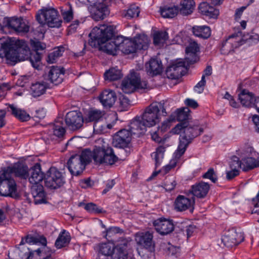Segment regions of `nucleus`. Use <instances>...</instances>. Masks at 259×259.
I'll return each mask as SVG.
<instances>
[{"instance_id": "18", "label": "nucleus", "mask_w": 259, "mask_h": 259, "mask_svg": "<svg viewBox=\"0 0 259 259\" xmlns=\"http://www.w3.org/2000/svg\"><path fill=\"white\" fill-rule=\"evenodd\" d=\"M65 71L63 67L52 66L50 68L45 78L53 84L58 85L63 80Z\"/></svg>"}, {"instance_id": "13", "label": "nucleus", "mask_w": 259, "mask_h": 259, "mask_svg": "<svg viewBox=\"0 0 259 259\" xmlns=\"http://www.w3.org/2000/svg\"><path fill=\"white\" fill-rule=\"evenodd\" d=\"M88 10L95 21L103 20L109 14L108 6L103 3L96 2L91 4Z\"/></svg>"}, {"instance_id": "61", "label": "nucleus", "mask_w": 259, "mask_h": 259, "mask_svg": "<svg viewBox=\"0 0 259 259\" xmlns=\"http://www.w3.org/2000/svg\"><path fill=\"white\" fill-rule=\"evenodd\" d=\"M176 184L175 180L171 181L166 180L164 182V188L166 191H171L175 188Z\"/></svg>"}, {"instance_id": "39", "label": "nucleus", "mask_w": 259, "mask_h": 259, "mask_svg": "<svg viewBox=\"0 0 259 259\" xmlns=\"http://www.w3.org/2000/svg\"><path fill=\"white\" fill-rule=\"evenodd\" d=\"M160 12L161 16L163 18H172L178 14L179 7L176 6L171 7L165 6L160 8Z\"/></svg>"}, {"instance_id": "4", "label": "nucleus", "mask_w": 259, "mask_h": 259, "mask_svg": "<svg viewBox=\"0 0 259 259\" xmlns=\"http://www.w3.org/2000/svg\"><path fill=\"white\" fill-rule=\"evenodd\" d=\"M163 101L154 102L147 107L142 117H136L131 122L132 132L138 137L146 131L147 127H151L159 122L161 115H167Z\"/></svg>"}, {"instance_id": "16", "label": "nucleus", "mask_w": 259, "mask_h": 259, "mask_svg": "<svg viewBox=\"0 0 259 259\" xmlns=\"http://www.w3.org/2000/svg\"><path fill=\"white\" fill-rule=\"evenodd\" d=\"M240 38L238 33L230 35L227 39L222 42L220 51L224 55H228L234 52V49L240 46Z\"/></svg>"}, {"instance_id": "25", "label": "nucleus", "mask_w": 259, "mask_h": 259, "mask_svg": "<svg viewBox=\"0 0 259 259\" xmlns=\"http://www.w3.org/2000/svg\"><path fill=\"white\" fill-rule=\"evenodd\" d=\"M31 193L35 204L46 203V195L43 186L33 185L31 188Z\"/></svg>"}, {"instance_id": "15", "label": "nucleus", "mask_w": 259, "mask_h": 259, "mask_svg": "<svg viewBox=\"0 0 259 259\" xmlns=\"http://www.w3.org/2000/svg\"><path fill=\"white\" fill-rule=\"evenodd\" d=\"M83 122L82 115L79 112L71 111L66 115V124L68 128L72 131L80 129L82 126Z\"/></svg>"}, {"instance_id": "38", "label": "nucleus", "mask_w": 259, "mask_h": 259, "mask_svg": "<svg viewBox=\"0 0 259 259\" xmlns=\"http://www.w3.org/2000/svg\"><path fill=\"white\" fill-rule=\"evenodd\" d=\"M105 80L110 81L117 80L122 78L123 74L121 70L117 67H112L107 70L104 74Z\"/></svg>"}, {"instance_id": "20", "label": "nucleus", "mask_w": 259, "mask_h": 259, "mask_svg": "<svg viewBox=\"0 0 259 259\" xmlns=\"http://www.w3.org/2000/svg\"><path fill=\"white\" fill-rule=\"evenodd\" d=\"M186 67L185 61H180L168 66L166 70V75L171 79H179L184 75V69Z\"/></svg>"}, {"instance_id": "17", "label": "nucleus", "mask_w": 259, "mask_h": 259, "mask_svg": "<svg viewBox=\"0 0 259 259\" xmlns=\"http://www.w3.org/2000/svg\"><path fill=\"white\" fill-rule=\"evenodd\" d=\"M195 198H191L185 196L179 195L175 201V208L178 211H184L190 210L192 212L194 208Z\"/></svg>"}, {"instance_id": "58", "label": "nucleus", "mask_w": 259, "mask_h": 259, "mask_svg": "<svg viewBox=\"0 0 259 259\" xmlns=\"http://www.w3.org/2000/svg\"><path fill=\"white\" fill-rule=\"evenodd\" d=\"M219 15V10L210 5L208 11H207L205 16H207L210 18L215 19L218 17Z\"/></svg>"}, {"instance_id": "11", "label": "nucleus", "mask_w": 259, "mask_h": 259, "mask_svg": "<svg viewBox=\"0 0 259 259\" xmlns=\"http://www.w3.org/2000/svg\"><path fill=\"white\" fill-rule=\"evenodd\" d=\"M132 135H135L131 130V124L129 125V129H122L118 131L115 134L113 139V144L116 147L122 148L121 152L125 153L126 150L124 148L128 147L131 141V137Z\"/></svg>"}, {"instance_id": "62", "label": "nucleus", "mask_w": 259, "mask_h": 259, "mask_svg": "<svg viewBox=\"0 0 259 259\" xmlns=\"http://www.w3.org/2000/svg\"><path fill=\"white\" fill-rule=\"evenodd\" d=\"M168 252L169 255L177 257L180 255V247L171 245L168 248Z\"/></svg>"}, {"instance_id": "24", "label": "nucleus", "mask_w": 259, "mask_h": 259, "mask_svg": "<svg viewBox=\"0 0 259 259\" xmlns=\"http://www.w3.org/2000/svg\"><path fill=\"white\" fill-rule=\"evenodd\" d=\"M98 99L104 107L111 108L115 102L117 96L114 91L106 89L101 93Z\"/></svg>"}, {"instance_id": "63", "label": "nucleus", "mask_w": 259, "mask_h": 259, "mask_svg": "<svg viewBox=\"0 0 259 259\" xmlns=\"http://www.w3.org/2000/svg\"><path fill=\"white\" fill-rule=\"evenodd\" d=\"M210 5L207 2H202L200 3L198 7L199 12L202 15H205L208 11Z\"/></svg>"}, {"instance_id": "22", "label": "nucleus", "mask_w": 259, "mask_h": 259, "mask_svg": "<svg viewBox=\"0 0 259 259\" xmlns=\"http://www.w3.org/2000/svg\"><path fill=\"white\" fill-rule=\"evenodd\" d=\"M29 182L33 185H41L39 183L45 180V174L41 171V165L39 163H35L28 170Z\"/></svg>"}, {"instance_id": "48", "label": "nucleus", "mask_w": 259, "mask_h": 259, "mask_svg": "<svg viewBox=\"0 0 259 259\" xmlns=\"http://www.w3.org/2000/svg\"><path fill=\"white\" fill-rule=\"evenodd\" d=\"M123 232L122 229L118 227H110L105 232V237L108 241L113 242L117 234H122Z\"/></svg>"}, {"instance_id": "6", "label": "nucleus", "mask_w": 259, "mask_h": 259, "mask_svg": "<svg viewBox=\"0 0 259 259\" xmlns=\"http://www.w3.org/2000/svg\"><path fill=\"white\" fill-rule=\"evenodd\" d=\"M40 11V13L36 15V20L40 27L45 24L52 28H59L61 26L62 21L59 19L58 11L55 9H46Z\"/></svg>"}, {"instance_id": "10", "label": "nucleus", "mask_w": 259, "mask_h": 259, "mask_svg": "<svg viewBox=\"0 0 259 259\" xmlns=\"http://www.w3.org/2000/svg\"><path fill=\"white\" fill-rule=\"evenodd\" d=\"M18 49L19 62L29 60L34 68L38 69L41 59L40 53L36 51L31 52L28 47L24 42L21 46L18 45Z\"/></svg>"}, {"instance_id": "47", "label": "nucleus", "mask_w": 259, "mask_h": 259, "mask_svg": "<svg viewBox=\"0 0 259 259\" xmlns=\"http://www.w3.org/2000/svg\"><path fill=\"white\" fill-rule=\"evenodd\" d=\"M140 13V10L139 7L135 5H133L130 6L127 10L124 11L122 15L125 18L131 19L137 18Z\"/></svg>"}, {"instance_id": "64", "label": "nucleus", "mask_w": 259, "mask_h": 259, "mask_svg": "<svg viewBox=\"0 0 259 259\" xmlns=\"http://www.w3.org/2000/svg\"><path fill=\"white\" fill-rule=\"evenodd\" d=\"M185 104L188 107L193 109H196L198 107V104L197 102L192 99H186L185 101Z\"/></svg>"}, {"instance_id": "51", "label": "nucleus", "mask_w": 259, "mask_h": 259, "mask_svg": "<svg viewBox=\"0 0 259 259\" xmlns=\"http://www.w3.org/2000/svg\"><path fill=\"white\" fill-rule=\"evenodd\" d=\"M102 117V112L97 110H92L89 111L88 118L86 120L88 122L97 121Z\"/></svg>"}, {"instance_id": "29", "label": "nucleus", "mask_w": 259, "mask_h": 259, "mask_svg": "<svg viewBox=\"0 0 259 259\" xmlns=\"http://www.w3.org/2000/svg\"><path fill=\"white\" fill-rule=\"evenodd\" d=\"M146 70L147 74L151 76L160 74L162 72V65L161 61L151 59L145 64Z\"/></svg>"}, {"instance_id": "2", "label": "nucleus", "mask_w": 259, "mask_h": 259, "mask_svg": "<svg viewBox=\"0 0 259 259\" xmlns=\"http://www.w3.org/2000/svg\"><path fill=\"white\" fill-rule=\"evenodd\" d=\"M89 45L92 47L101 46V50L108 55H116L121 51L120 45L116 41L120 35L115 36L112 26L103 25L94 27L90 33Z\"/></svg>"}, {"instance_id": "30", "label": "nucleus", "mask_w": 259, "mask_h": 259, "mask_svg": "<svg viewBox=\"0 0 259 259\" xmlns=\"http://www.w3.org/2000/svg\"><path fill=\"white\" fill-rule=\"evenodd\" d=\"M48 88L49 84L46 81H37L31 84L30 93L33 97H38L44 95Z\"/></svg>"}, {"instance_id": "23", "label": "nucleus", "mask_w": 259, "mask_h": 259, "mask_svg": "<svg viewBox=\"0 0 259 259\" xmlns=\"http://www.w3.org/2000/svg\"><path fill=\"white\" fill-rule=\"evenodd\" d=\"M238 99L243 106L254 107L259 99H256L254 94L246 89H243L238 94Z\"/></svg>"}, {"instance_id": "46", "label": "nucleus", "mask_w": 259, "mask_h": 259, "mask_svg": "<svg viewBox=\"0 0 259 259\" xmlns=\"http://www.w3.org/2000/svg\"><path fill=\"white\" fill-rule=\"evenodd\" d=\"M63 124L62 121H56L54 124L50 126V132H52L54 136L58 138L63 137L66 131L63 127Z\"/></svg>"}, {"instance_id": "59", "label": "nucleus", "mask_w": 259, "mask_h": 259, "mask_svg": "<svg viewBox=\"0 0 259 259\" xmlns=\"http://www.w3.org/2000/svg\"><path fill=\"white\" fill-rule=\"evenodd\" d=\"M206 84L205 78L204 75H202L201 79L199 81L194 87V90L198 93H201L204 90V87Z\"/></svg>"}, {"instance_id": "12", "label": "nucleus", "mask_w": 259, "mask_h": 259, "mask_svg": "<svg viewBox=\"0 0 259 259\" xmlns=\"http://www.w3.org/2000/svg\"><path fill=\"white\" fill-rule=\"evenodd\" d=\"M5 30L9 29L17 33L28 32L29 27L22 18H11L7 19L4 22Z\"/></svg>"}, {"instance_id": "34", "label": "nucleus", "mask_w": 259, "mask_h": 259, "mask_svg": "<svg viewBox=\"0 0 259 259\" xmlns=\"http://www.w3.org/2000/svg\"><path fill=\"white\" fill-rule=\"evenodd\" d=\"M26 243L33 244L39 243L42 245H46L47 243V241L46 238L44 236L35 237L28 235L24 238H22L19 246H25L24 244Z\"/></svg>"}, {"instance_id": "55", "label": "nucleus", "mask_w": 259, "mask_h": 259, "mask_svg": "<svg viewBox=\"0 0 259 259\" xmlns=\"http://www.w3.org/2000/svg\"><path fill=\"white\" fill-rule=\"evenodd\" d=\"M120 100V106L122 108V110H127L128 107L131 105V101L128 98L122 95L119 97Z\"/></svg>"}, {"instance_id": "52", "label": "nucleus", "mask_w": 259, "mask_h": 259, "mask_svg": "<svg viewBox=\"0 0 259 259\" xmlns=\"http://www.w3.org/2000/svg\"><path fill=\"white\" fill-rule=\"evenodd\" d=\"M165 151V148L164 147L159 146L157 148L156 151L152 154V156L154 157L156 168L159 166L161 163L160 160H159V154L162 155Z\"/></svg>"}, {"instance_id": "14", "label": "nucleus", "mask_w": 259, "mask_h": 259, "mask_svg": "<svg viewBox=\"0 0 259 259\" xmlns=\"http://www.w3.org/2000/svg\"><path fill=\"white\" fill-rule=\"evenodd\" d=\"M153 226L155 230L161 235H166L171 233L175 228L172 220L160 218L153 222Z\"/></svg>"}, {"instance_id": "54", "label": "nucleus", "mask_w": 259, "mask_h": 259, "mask_svg": "<svg viewBox=\"0 0 259 259\" xmlns=\"http://www.w3.org/2000/svg\"><path fill=\"white\" fill-rule=\"evenodd\" d=\"M202 177L203 179L210 180L211 182L213 183H215L218 181L217 174L213 168H209L208 170L202 175Z\"/></svg>"}, {"instance_id": "41", "label": "nucleus", "mask_w": 259, "mask_h": 259, "mask_svg": "<svg viewBox=\"0 0 259 259\" xmlns=\"http://www.w3.org/2000/svg\"><path fill=\"white\" fill-rule=\"evenodd\" d=\"M60 12L66 22H69L72 20L73 17V8L69 2H67L60 8Z\"/></svg>"}, {"instance_id": "28", "label": "nucleus", "mask_w": 259, "mask_h": 259, "mask_svg": "<svg viewBox=\"0 0 259 259\" xmlns=\"http://www.w3.org/2000/svg\"><path fill=\"white\" fill-rule=\"evenodd\" d=\"M153 238V234L147 231L145 233H142L137 236L136 240L139 244L151 251L155 246Z\"/></svg>"}, {"instance_id": "1", "label": "nucleus", "mask_w": 259, "mask_h": 259, "mask_svg": "<svg viewBox=\"0 0 259 259\" xmlns=\"http://www.w3.org/2000/svg\"><path fill=\"white\" fill-rule=\"evenodd\" d=\"M92 159L97 164L111 165L118 161V158L112 147L95 146L93 151L85 149L79 154L72 155L67 162V167L72 176H78L82 173Z\"/></svg>"}, {"instance_id": "35", "label": "nucleus", "mask_w": 259, "mask_h": 259, "mask_svg": "<svg viewBox=\"0 0 259 259\" xmlns=\"http://www.w3.org/2000/svg\"><path fill=\"white\" fill-rule=\"evenodd\" d=\"M181 8L179 11L183 15L191 14L195 8V3L194 0H182L180 4Z\"/></svg>"}, {"instance_id": "9", "label": "nucleus", "mask_w": 259, "mask_h": 259, "mask_svg": "<svg viewBox=\"0 0 259 259\" xmlns=\"http://www.w3.org/2000/svg\"><path fill=\"white\" fill-rule=\"evenodd\" d=\"M131 240L122 238L116 242L111 259H132L133 250Z\"/></svg>"}, {"instance_id": "31", "label": "nucleus", "mask_w": 259, "mask_h": 259, "mask_svg": "<svg viewBox=\"0 0 259 259\" xmlns=\"http://www.w3.org/2000/svg\"><path fill=\"white\" fill-rule=\"evenodd\" d=\"M44 246L41 249L32 251L33 259H54L52 257V254L55 252V250L48 247L47 244Z\"/></svg>"}, {"instance_id": "27", "label": "nucleus", "mask_w": 259, "mask_h": 259, "mask_svg": "<svg viewBox=\"0 0 259 259\" xmlns=\"http://www.w3.org/2000/svg\"><path fill=\"white\" fill-rule=\"evenodd\" d=\"M120 45L121 52L125 54H130L136 52L138 50L133 40L125 38L120 35L116 41Z\"/></svg>"}, {"instance_id": "8", "label": "nucleus", "mask_w": 259, "mask_h": 259, "mask_svg": "<svg viewBox=\"0 0 259 259\" xmlns=\"http://www.w3.org/2000/svg\"><path fill=\"white\" fill-rule=\"evenodd\" d=\"M45 186L51 189L56 190L62 187L65 183L63 173L56 167H51L45 174Z\"/></svg>"}, {"instance_id": "53", "label": "nucleus", "mask_w": 259, "mask_h": 259, "mask_svg": "<svg viewBox=\"0 0 259 259\" xmlns=\"http://www.w3.org/2000/svg\"><path fill=\"white\" fill-rule=\"evenodd\" d=\"M83 204L84 209L90 213H100L103 212V208L99 207L94 203L91 202Z\"/></svg>"}, {"instance_id": "50", "label": "nucleus", "mask_w": 259, "mask_h": 259, "mask_svg": "<svg viewBox=\"0 0 259 259\" xmlns=\"http://www.w3.org/2000/svg\"><path fill=\"white\" fill-rule=\"evenodd\" d=\"M15 45L13 44L8 38H0V54L7 53L10 51Z\"/></svg>"}, {"instance_id": "37", "label": "nucleus", "mask_w": 259, "mask_h": 259, "mask_svg": "<svg viewBox=\"0 0 259 259\" xmlns=\"http://www.w3.org/2000/svg\"><path fill=\"white\" fill-rule=\"evenodd\" d=\"M192 32L195 36L203 39L208 38L211 34L210 28L205 25L193 26Z\"/></svg>"}, {"instance_id": "57", "label": "nucleus", "mask_w": 259, "mask_h": 259, "mask_svg": "<svg viewBox=\"0 0 259 259\" xmlns=\"http://www.w3.org/2000/svg\"><path fill=\"white\" fill-rule=\"evenodd\" d=\"M199 51V48L198 44L195 42L193 41L191 42L188 47L186 49V53H192L195 55V54Z\"/></svg>"}, {"instance_id": "56", "label": "nucleus", "mask_w": 259, "mask_h": 259, "mask_svg": "<svg viewBox=\"0 0 259 259\" xmlns=\"http://www.w3.org/2000/svg\"><path fill=\"white\" fill-rule=\"evenodd\" d=\"M230 167L231 169L239 170V168H242V161L235 156L230 162Z\"/></svg>"}, {"instance_id": "3", "label": "nucleus", "mask_w": 259, "mask_h": 259, "mask_svg": "<svg viewBox=\"0 0 259 259\" xmlns=\"http://www.w3.org/2000/svg\"><path fill=\"white\" fill-rule=\"evenodd\" d=\"M29 169L25 164L18 162L12 166L2 168L0 171V195L17 198V185L13 175L23 179L29 177Z\"/></svg>"}, {"instance_id": "33", "label": "nucleus", "mask_w": 259, "mask_h": 259, "mask_svg": "<svg viewBox=\"0 0 259 259\" xmlns=\"http://www.w3.org/2000/svg\"><path fill=\"white\" fill-rule=\"evenodd\" d=\"M71 237L69 233L66 230L62 231L57 238L55 246L57 249H61L67 246L70 243Z\"/></svg>"}, {"instance_id": "19", "label": "nucleus", "mask_w": 259, "mask_h": 259, "mask_svg": "<svg viewBox=\"0 0 259 259\" xmlns=\"http://www.w3.org/2000/svg\"><path fill=\"white\" fill-rule=\"evenodd\" d=\"M244 240L241 233H237L235 230H232L226 232L222 237V241L224 245L231 247L237 245Z\"/></svg>"}, {"instance_id": "45", "label": "nucleus", "mask_w": 259, "mask_h": 259, "mask_svg": "<svg viewBox=\"0 0 259 259\" xmlns=\"http://www.w3.org/2000/svg\"><path fill=\"white\" fill-rule=\"evenodd\" d=\"M65 49L63 46H60L54 49L53 51L49 54L47 62L49 63H54L61 56H62Z\"/></svg>"}, {"instance_id": "60", "label": "nucleus", "mask_w": 259, "mask_h": 259, "mask_svg": "<svg viewBox=\"0 0 259 259\" xmlns=\"http://www.w3.org/2000/svg\"><path fill=\"white\" fill-rule=\"evenodd\" d=\"M31 44L32 48L34 49L33 51L37 52L39 50H44L46 48V45L41 43L39 41H32Z\"/></svg>"}, {"instance_id": "36", "label": "nucleus", "mask_w": 259, "mask_h": 259, "mask_svg": "<svg viewBox=\"0 0 259 259\" xmlns=\"http://www.w3.org/2000/svg\"><path fill=\"white\" fill-rule=\"evenodd\" d=\"M133 40L138 50H146L148 49L149 40L146 35L137 34Z\"/></svg>"}, {"instance_id": "5", "label": "nucleus", "mask_w": 259, "mask_h": 259, "mask_svg": "<svg viewBox=\"0 0 259 259\" xmlns=\"http://www.w3.org/2000/svg\"><path fill=\"white\" fill-rule=\"evenodd\" d=\"M182 131L183 133L180 136L179 144L176 152V158L178 159L184 154L189 145L203 132V129L198 125H192L185 122L178 123L173 129L176 134H179Z\"/></svg>"}, {"instance_id": "43", "label": "nucleus", "mask_w": 259, "mask_h": 259, "mask_svg": "<svg viewBox=\"0 0 259 259\" xmlns=\"http://www.w3.org/2000/svg\"><path fill=\"white\" fill-rule=\"evenodd\" d=\"M241 161L242 170L245 171L258 167L257 160L251 157H245L242 159Z\"/></svg>"}, {"instance_id": "40", "label": "nucleus", "mask_w": 259, "mask_h": 259, "mask_svg": "<svg viewBox=\"0 0 259 259\" xmlns=\"http://www.w3.org/2000/svg\"><path fill=\"white\" fill-rule=\"evenodd\" d=\"M115 244L114 242L108 241L105 243H102L97 246V251L103 253L106 255L111 257L115 249Z\"/></svg>"}, {"instance_id": "44", "label": "nucleus", "mask_w": 259, "mask_h": 259, "mask_svg": "<svg viewBox=\"0 0 259 259\" xmlns=\"http://www.w3.org/2000/svg\"><path fill=\"white\" fill-rule=\"evenodd\" d=\"M18 45H15V46L7 52V53L0 54V58L6 57L8 60L12 62L17 63L19 62V54L18 51Z\"/></svg>"}, {"instance_id": "21", "label": "nucleus", "mask_w": 259, "mask_h": 259, "mask_svg": "<svg viewBox=\"0 0 259 259\" xmlns=\"http://www.w3.org/2000/svg\"><path fill=\"white\" fill-rule=\"evenodd\" d=\"M10 259H33L32 250L26 246H19L9 251Z\"/></svg>"}, {"instance_id": "32", "label": "nucleus", "mask_w": 259, "mask_h": 259, "mask_svg": "<svg viewBox=\"0 0 259 259\" xmlns=\"http://www.w3.org/2000/svg\"><path fill=\"white\" fill-rule=\"evenodd\" d=\"M8 111L21 121H27L30 119V116L25 110L15 107L13 105H10Z\"/></svg>"}, {"instance_id": "49", "label": "nucleus", "mask_w": 259, "mask_h": 259, "mask_svg": "<svg viewBox=\"0 0 259 259\" xmlns=\"http://www.w3.org/2000/svg\"><path fill=\"white\" fill-rule=\"evenodd\" d=\"M168 38V33L166 31H157L153 35V43L155 45L163 44Z\"/></svg>"}, {"instance_id": "42", "label": "nucleus", "mask_w": 259, "mask_h": 259, "mask_svg": "<svg viewBox=\"0 0 259 259\" xmlns=\"http://www.w3.org/2000/svg\"><path fill=\"white\" fill-rule=\"evenodd\" d=\"M190 112L188 107H184L183 108L178 109L176 111L177 119L180 121L179 123H188Z\"/></svg>"}, {"instance_id": "7", "label": "nucleus", "mask_w": 259, "mask_h": 259, "mask_svg": "<svg viewBox=\"0 0 259 259\" xmlns=\"http://www.w3.org/2000/svg\"><path fill=\"white\" fill-rule=\"evenodd\" d=\"M147 88V82L141 80L139 74L134 71L122 81L121 89L125 94L133 93L136 89H145Z\"/></svg>"}, {"instance_id": "26", "label": "nucleus", "mask_w": 259, "mask_h": 259, "mask_svg": "<svg viewBox=\"0 0 259 259\" xmlns=\"http://www.w3.org/2000/svg\"><path fill=\"white\" fill-rule=\"evenodd\" d=\"M209 189V184L201 182L192 185L190 191L193 196L198 198H203L206 196Z\"/></svg>"}]
</instances>
